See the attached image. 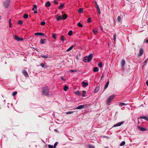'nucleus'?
<instances>
[{
    "label": "nucleus",
    "instance_id": "864d4df0",
    "mask_svg": "<svg viewBox=\"0 0 148 148\" xmlns=\"http://www.w3.org/2000/svg\"><path fill=\"white\" fill-rule=\"evenodd\" d=\"M53 2L54 3L56 4H58V2L57 1H56V0H54V1H53Z\"/></svg>",
    "mask_w": 148,
    "mask_h": 148
},
{
    "label": "nucleus",
    "instance_id": "c85d7f7f",
    "mask_svg": "<svg viewBox=\"0 0 148 148\" xmlns=\"http://www.w3.org/2000/svg\"><path fill=\"white\" fill-rule=\"evenodd\" d=\"M23 21L21 20H19L18 23V24H20V25H22L23 24Z\"/></svg>",
    "mask_w": 148,
    "mask_h": 148
},
{
    "label": "nucleus",
    "instance_id": "7ed1b4c3",
    "mask_svg": "<svg viewBox=\"0 0 148 148\" xmlns=\"http://www.w3.org/2000/svg\"><path fill=\"white\" fill-rule=\"evenodd\" d=\"M115 96L114 95H113L110 96L107 99L106 102V104L109 105L112 99L115 97Z\"/></svg>",
    "mask_w": 148,
    "mask_h": 148
},
{
    "label": "nucleus",
    "instance_id": "6e6d98bb",
    "mask_svg": "<svg viewBox=\"0 0 148 148\" xmlns=\"http://www.w3.org/2000/svg\"><path fill=\"white\" fill-rule=\"evenodd\" d=\"M44 35V34L42 33H40V36H43Z\"/></svg>",
    "mask_w": 148,
    "mask_h": 148
},
{
    "label": "nucleus",
    "instance_id": "5fc2aeb1",
    "mask_svg": "<svg viewBox=\"0 0 148 148\" xmlns=\"http://www.w3.org/2000/svg\"><path fill=\"white\" fill-rule=\"evenodd\" d=\"M9 25H12V23H11V20L10 19H9Z\"/></svg>",
    "mask_w": 148,
    "mask_h": 148
},
{
    "label": "nucleus",
    "instance_id": "f03ea898",
    "mask_svg": "<svg viewBox=\"0 0 148 148\" xmlns=\"http://www.w3.org/2000/svg\"><path fill=\"white\" fill-rule=\"evenodd\" d=\"M92 56L93 55L92 54H90L88 56L85 57L83 61L85 62H89L92 59Z\"/></svg>",
    "mask_w": 148,
    "mask_h": 148
},
{
    "label": "nucleus",
    "instance_id": "f704fd0d",
    "mask_svg": "<svg viewBox=\"0 0 148 148\" xmlns=\"http://www.w3.org/2000/svg\"><path fill=\"white\" fill-rule=\"evenodd\" d=\"M121 17L120 16H119L117 18V21L118 22H120L121 20Z\"/></svg>",
    "mask_w": 148,
    "mask_h": 148
},
{
    "label": "nucleus",
    "instance_id": "bf43d9fd",
    "mask_svg": "<svg viewBox=\"0 0 148 148\" xmlns=\"http://www.w3.org/2000/svg\"><path fill=\"white\" fill-rule=\"evenodd\" d=\"M103 74L101 77V80H102V79L103 78Z\"/></svg>",
    "mask_w": 148,
    "mask_h": 148
},
{
    "label": "nucleus",
    "instance_id": "aec40b11",
    "mask_svg": "<svg viewBox=\"0 0 148 148\" xmlns=\"http://www.w3.org/2000/svg\"><path fill=\"white\" fill-rule=\"evenodd\" d=\"M83 8H80L79 9L78 12L80 13H82L83 12Z\"/></svg>",
    "mask_w": 148,
    "mask_h": 148
},
{
    "label": "nucleus",
    "instance_id": "c756f323",
    "mask_svg": "<svg viewBox=\"0 0 148 148\" xmlns=\"http://www.w3.org/2000/svg\"><path fill=\"white\" fill-rule=\"evenodd\" d=\"M41 57L43 58H48V56L47 55H42L41 56Z\"/></svg>",
    "mask_w": 148,
    "mask_h": 148
},
{
    "label": "nucleus",
    "instance_id": "bb28decb",
    "mask_svg": "<svg viewBox=\"0 0 148 148\" xmlns=\"http://www.w3.org/2000/svg\"><path fill=\"white\" fill-rule=\"evenodd\" d=\"M68 89V86H65L64 87V90L65 91H66Z\"/></svg>",
    "mask_w": 148,
    "mask_h": 148
},
{
    "label": "nucleus",
    "instance_id": "6e6552de",
    "mask_svg": "<svg viewBox=\"0 0 148 148\" xmlns=\"http://www.w3.org/2000/svg\"><path fill=\"white\" fill-rule=\"evenodd\" d=\"M85 106L84 105H81L79 106L76 107V108L74 109V110L75 109H81L83 108H84Z\"/></svg>",
    "mask_w": 148,
    "mask_h": 148
},
{
    "label": "nucleus",
    "instance_id": "052dcab7",
    "mask_svg": "<svg viewBox=\"0 0 148 148\" xmlns=\"http://www.w3.org/2000/svg\"><path fill=\"white\" fill-rule=\"evenodd\" d=\"M37 11L35 10L34 11V14H36L37 13Z\"/></svg>",
    "mask_w": 148,
    "mask_h": 148
},
{
    "label": "nucleus",
    "instance_id": "49530a36",
    "mask_svg": "<svg viewBox=\"0 0 148 148\" xmlns=\"http://www.w3.org/2000/svg\"><path fill=\"white\" fill-rule=\"evenodd\" d=\"M45 24V23L44 21L40 23V24L42 25H44Z\"/></svg>",
    "mask_w": 148,
    "mask_h": 148
},
{
    "label": "nucleus",
    "instance_id": "a211bd4d",
    "mask_svg": "<svg viewBox=\"0 0 148 148\" xmlns=\"http://www.w3.org/2000/svg\"><path fill=\"white\" fill-rule=\"evenodd\" d=\"M93 71L94 72H98L99 71V69L97 67H94L93 69Z\"/></svg>",
    "mask_w": 148,
    "mask_h": 148
},
{
    "label": "nucleus",
    "instance_id": "9d476101",
    "mask_svg": "<svg viewBox=\"0 0 148 148\" xmlns=\"http://www.w3.org/2000/svg\"><path fill=\"white\" fill-rule=\"evenodd\" d=\"M138 128L139 130L143 132L146 131V129L145 128H143L139 126H138Z\"/></svg>",
    "mask_w": 148,
    "mask_h": 148
},
{
    "label": "nucleus",
    "instance_id": "20e7f679",
    "mask_svg": "<svg viewBox=\"0 0 148 148\" xmlns=\"http://www.w3.org/2000/svg\"><path fill=\"white\" fill-rule=\"evenodd\" d=\"M10 0H5L4 2L3 5L5 8H7L9 6Z\"/></svg>",
    "mask_w": 148,
    "mask_h": 148
},
{
    "label": "nucleus",
    "instance_id": "2eb2a0df",
    "mask_svg": "<svg viewBox=\"0 0 148 148\" xmlns=\"http://www.w3.org/2000/svg\"><path fill=\"white\" fill-rule=\"evenodd\" d=\"M140 118L145 119L147 121L148 120V117L147 116H141L140 117Z\"/></svg>",
    "mask_w": 148,
    "mask_h": 148
},
{
    "label": "nucleus",
    "instance_id": "b1692460",
    "mask_svg": "<svg viewBox=\"0 0 148 148\" xmlns=\"http://www.w3.org/2000/svg\"><path fill=\"white\" fill-rule=\"evenodd\" d=\"M75 94L76 95H80L81 94V93L79 91H77L75 92Z\"/></svg>",
    "mask_w": 148,
    "mask_h": 148
},
{
    "label": "nucleus",
    "instance_id": "ea45409f",
    "mask_svg": "<svg viewBox=\"0 0 148 148\" xmlns=\"http://www.w3.org/2000/svg\"><path fill=\"white\" fill-rule=\"evenodd\" d=\"M148 59H146L143 62V65L144 66L146 64V63L147 62V60Z\"/></svg>",
    "mask_w": 148,
    "mask_h": 148
},
{
    "label": "nucleus",
    "instance_id": "c9c22d12",
    "mask_svg": "<svg viewBox=\"0 0 148 148\" xmlns=\"http://www.w3.org/2000/svg\"><path fill=\"white\" fill-rule=\"evenodd\" d=\"M74 112V111H70L66 112V114H71Z\"/></svg>",
    "mask_w": 148,
    "mask_h": 148
},
{
    "label": "nucleus",
    "instance_id": "79ce46f5",
    "mask_svg": "<svg viewBox=\"0 0 148 148\" xmlns=\"http://www.w3.org/2000/svg\"><path fill=\"white\" fill-rule=\"evenodd\" d=\"M52 37L53 38H54L55 39L56 38V37L55 34L53 33V34L52 36Z\"/></svg>",
    "mask_w": 148,
    "mask_h": 148
},
{
    "label": "nucleus",
    "instance_id": "4be33fe9",
    "mask_svg": "<svg viewBox=\"0 0 148 148\" xmlns=\"http://www.w3.org/2000/svg\"><path fill=\"white\" fill-rule=\"evenodd\" d=\"M46 41V39H41L40 41V43L41 44H43L45 43V41Z\"/></svg>",
    "mask_w": 148,
    "mask_h": 148
},
{
    "label": "nucleus",
    "instance_id": "1a4fd4ad",
    "mask_svg": "<svg viewBox=\"0 0 148 148\" xmlns=\"http://www.w3.org/2000/svg\"><path fill=\"white\" fill-rule=\"evenodd\" d=\"M82 85L83 87H86L88 86V83L83 81L82 82Z\"/></svg>",
    "mask_w": 148,
    "mask_h": 148
},
{
    "label": "nucleus",
    "instance_id": "603ef678",
    "mask_svg": "<svg viewBox=\"0 0 148 148\" xmlns=\"http://www.w3.org/2000/svg\"><path fill=\"white\" fill-rule=\"evenodd\" d=\"M77 71L76 70H71L69 72H76Z\"/></svg>",
    "mask_w": 148,
    "mask_h": 148
},
{
    "label": "nucleus",
    "instance_id": "e433bc0d",
    "mask_svg": "<svg viewBox=\"0 0 148 148\" xmlns=\"http://www.w3.org/2000/svg\"><path fill=\"white\" fill-rule=\"evenodd\" d=\"M37 8L36 5H34L33 6V7L32 9V10L33 11H34L35 9H37Z\"/></svg>",
    "mask_w": 148,
    "mask_h": 148
},
{
    "label": "nucleus",
    "instance_id": "09e8293b",
    "mask_svg": "<svg viewBox=\"0 0 148 148\" xmlns=\"http://www.w3.org/2000/svg\"><path fill=\"white\" fill-rule=\"evenodd\" d=\"M17 93V92L16 91L14 92H13L12 93V95L13 96H14L15 95H16Z\"/></svg>",
    "mask_w": 148,
    "mask_h": 148
},
{
    "label": "nucleus",
    "instance_id": "7c9ffc66",
    "mask_svg": "<svg viewBox=\"0 0 148 148\" xmlns=\"http://www.w3.org/2000/svg\"><path fill=\"white\" fill-rule=\"evenodd\" d=\"M127 104L124 103H121L119 104V106H125L127 105Z\"/></svg>",
    "mask_w": 148,
    "mask_h": 148
},
{
    "label": "nucleus",
    "instance_id": "69168bd1",
    "mask_svg": "<svg viewBox=\"0 0 148 148\" xmlns=\"http://www.w3.org/2000/svg\"><path fill=\"white\" fill-rule=\"evenodd\" d=\"M1 19V16H0V20Z\"/></svg>",
    "mask_w": 148,
    "mask_h": 148
},
{
    "label": "nucleus",
    "instance_id": "680f3d73",
    "mask_svg": "<svg viewBox=\"0 0 148 148\" xmlns=\"http://www.w3.org/2000/svg\"><path fill=\"white\" fill-rule=\"evenodd\" d=\"M146 84L147 85V86H148V81H147L146 82Z\"/></svg>",
    "mask_w": 148,
    "mask_h": 148
},
{
    "label": "nucleus",
    "instance_id": "0eeeda50",
    "mask_svg": "<svg viewBox=\"0 0 148 148\" xmlns=\"http://www.w3.org/2000/svg\"><path fill=\"white\" fill-rule=\"evenodd\" d=\"M14 38L15 40H16L18 41H19L20 40H23V39L21 38H20L16 36H14Z\"/></svg>",
    "mask_w": 148,
    "mask_h": 148
},
{
    "label": "nucleus",
    "instance_id": "39448f33",
    "mask_svg": "<svg viewBox=\"0 0 148 148\" xmlns=\"http://www.w3.org/2000/svg\"><path fill=\"white\" fill-rule=\"evenodd\" d=\"M95 5L96 8H97V11L98 12V13L99 14H101V12L100 10V9L98 5L97 4V3L96 1H95Z\"/></svg>",
    "mask_w": 148,
    "mask_h": 148
},
{
    "label": "nucleus",
    "instance_id": "393cba45",
    "mask_svg": "<svg viewBox=\"0 0 148 148\" xmlns=\"http://www.w3.org/2000/svg\"><path fill=\"white\" fill-rule=\"evenodd\" d=\"M64 4H62L60 5L59 7V9L60 10H62V9L63 7L64 6Z\"/></svg>",
    "mask_w": 148,
    "mask_h": 148
},
{
    "label": "nucleus",
    "instance_id": "423d86ee",
    "mask_svg": "<svg viewBox=\"0 0 148 148\" xmlns=\"http://www.w3.org/2000/svg\"><path fill=\"white\" fill-rule=\"evenodd\" d=\"M124 123V121H122L121 122L118 123L114 125L113 127H116L119 126L123 124Z\"/></svg>",
    "mask_w": 148,
    "mask_h": 148
},
{
    "label": "nucleus",
    "instance_id": "f8f14e48",
    "mask_svg": "<svg viewBox=\"0 0 148 148\" xmlns=\"http://www.w3.org/2000/svg\"><path fill=\"white\" fill-rule=\"evenodd\" d=\"M23 74L25 76V77H28V74L26 71L25 70H24L22 72Z\"/></svg>",
    "mask_w": 148,
    "mask_h": 148
},
{
    "label": "nucleus",
    "instance_id": "72a5a7b5",
    "mask_svg": "<svg viewBox=\"0 0 148 148\" xmlns=\"http://www.w3.org/2000/svg\"><path fill=\"white\" fill-rule=\"evenodd\" d=\"M77 25L78 27H83L82 25L80 23H78L77 24Z\"/></svg>",
    "mask_w": 148,
    "mask_h": 148
},
{
    "label": "nucleus",
    "instance_id": "13d9d810",
    "mask_svg": "<svg viewBox=\"0 0 148 148\" xmlns=\"http://www.w3.org/2000/svg\"><path fill=\"white\" fill-rule=\"evenodd\" d=\"M144 42H148V39L147 40H144Z\"/></svg>",
    "mask_w": 148,
    "mask_h": 148
},
{
    "label": "nucleus",
    "instance_id": "5701e85b",
    "mask_svg": "<svg viewBox=\"0 0 148 148\" xmlns=\"http://www.w3.org/2000/svg\"><path fill=\"white\" fill-rule=\"evenodd\" d=\"M62 17L64 19H66L67 18V15L66 14H64L62 16Z\"/></svg>",
    "mask_w": 148,
    "mask_h": 148
},
{
    "label": "nucleus",
    "instance_id": "37998d69",
    "mask_svg": "<svg viewBox=\"0 0 148 148\" xmlns=\"http://www.w3.org/2000/svg\"><path fill=\"white\" fill-rule=\"evenodd\" d=\"M45 64H46L42 63L40 64V66L44 68L45 66Z\"/></svg>",
    "mask_w": 148,
    "mask_h": 148
},
{
    "label": "nucleus",
    "instance_id": "c03bdc74",
    "mask_svg": "<svg viewBox=\"0 0 148 148\" xmlns=\"http://www.w3.org/2000/svg\"><path fill=\"white\" fill-rule=\"evenodd\" d=\"M86 92V91L85 90H83L82 91V96L83 97H84L85 96V95L84 94Z\"/></svg>",
    "mask_w": 148,
    "mask_h": 148
},
{
    "label": "nucleus",
    "instance_id": "f257e3e1",
    "mask_svg": "<svg viewBox=\"0 0 148 148\" xmlns=\"http://www.w3.org/2000/svg\"><path fill=\"white\" fill-rule=\"evenodd\" d=\"M50 89L47 86H45L42 88V94L46 96H49Z\"/></svg>",
    "mask_w": 148,
    "mask_h": 148
},
{
    "label": "nucleus",
    "instance_id": "ddd939ff",
    "mask_svg": "<svg viewBox=\"0 0 148 148\" xmlns=\"http://www.w3.org/2000/svg\"><path fill=\"white\" fill-rule=\"evenodd\" d=\"M60 40L62 41V42H64V41L66 40L65 37L64 36H61L60 37Z\"/></svg>",
    "mask_w": 148,
    "mask_h": 148
},
{
    "label": "nucleus",
    "instance_id": "4d7b16f0",
    "mask_svg": "<svg viewBox=\"0 0 148 148\" xmlns=\"http://www.w3.org/2000/svg\"><path fill=\"white\" fill-rule=\"evenodd\" d=\"M61 79L62 80H63L64 81L65 80V79H64V78L63 77H62L61 78Z\"/></svg>",
    "mask_w": 148,
    "mask_h": 148
},
{
    "label": "nucleus",
    "instance_id": "2f4dec72",
    "mask_svg": "<svg viewBox=\"0 0 148 148\" xmlns=\"http://www.w3.org/2000/svg\"><path fill=\"white\" fill-rule=\"evenodd\" d=\"M125 144V142L124 141H122L120 145V146H123Z\"/></svg>",
    "mask_w": 148,
    "mask_h": 148
},
{
    "label": "nucleus",
    "instance_id": "dca6fc26",
    "mask_svg": "<svg viewBox=\"0 0 148 148\" xmlns=\"http://www.w3.org/2000/svg\"><path fill=\"white\" fill-rule=\"evenodd\" d=\"M74 45H72L69 48H68L66 50V51H67V52H68V51H71V50L73 49V48L74 47Z\"/></svg>",
    "mask_w": 148,
    "mask_h": 148
},
{
    "label": "nucleus",
    "instance_id": "e2e57ef3",
    "mask_svg": "<svg viewBox=\"0 0 148 148\" xmlns=\"http://www.w3.org/2000/svg\"><path fill=\"white\" fill-rule=\"evenodd\" d=\"M11 25H9V27H11Z\"/></svg>",
    "mask_w": 148,
    "mask_h": 148
},
{
    "label": "nucleus",
    "instance_id": "a18cd8bd",
    "mask_svg": "<svg viewBox=\"0 0 148 148\" xmlns=\"http://www.w3.org/2000/svg\"><path fill=\"white\" fill-rule=\"evenodd\" d=\"M89 148H95L94 146L92 145H89Z\"/></svg>",
    "mask_w": 148,
    "mask_h": 148
},
{
    "label": "nucleus",
    "instance_id": "473e14b6",
    "mask_svg": "<svg viewBox=\"0 0 148 148\" xmlns=\"http://www.w3.org/2000/svg\"><path fill=\"white\" fill-rule=\"evenodd\" d=\"M98 65L99 67L101 68L102 66V64L101 62H99L98 64Z\"/></svg>",
    "mask_w": 148,
    "mask_h": 148
},
{
    "label": "nucleus",
    "instance_id": "0e129e2a",
    "mask_svg": "<svg viewBox=\"0 0 148 148\" xmlns=\"http://www.w3.org/2000/svg\"><path fill=\"white\" fill-rule=\"evenodd\" d=\"M105 147V148H109L108 147Z\"/></svg>",
    "mask_w": 148,
    "mask_h": 148
},
{
    "label": "nucleus",
    "instance_id": "f3484780",
    "mask_svg": "<svg viewBox=\"0 0 148 148\" xmlns=\"http://www.w3.org/2000/svg\"><path fill=\"white\" fill-rule=\"evenodd\" d=\"M125 61L124 60H122L121 62V65L122 66H124L125 64Z\"/></svg>",
    "mask_w": 148,
    "mask_h": 148
},
{
    "label": "nucleus",
    "instance_id": "cd10ccee",
    "mask_svg": "<svg viewBox=\"0 0 148 148\" xmlns=\"http://www.w3.org/2000/svg\"><path fill=\"white\" fill-rule=\"evenodd\" d=\"M28 17V15L27 14H25L23 16V18H25V19H26V18H27Z\"/></svg>",
    "mask_w": 148,
    "mask_h": 148
},
{
    "label": "nucleus",
    "instance_id": "412c9836",
    "mask_svg": "<svg viewBox=\"0 0 148 148\" xmlns=\"http://www.w3.org/2000/svg\"><path fill=\"white\" fill-rule=\"evenodd\" d=\"M93 32L94 34H96L98 32L97 30L96 29H94L93 30Z\"/></svg>",
    "mask_w": 148,
    "mask_h": 148
},
{
    "label": "nucleus",
    "instance_id": "58836bf2",
    "mask_svg": "<svg viewBox=\"0 0 148 148\" xmlns=\"http://www.w3.org/2000/svg\"><path fill=\"white\" fill-rule=\"evenodd\" d=\"M113 37H114V39H113L114 40V42H115L116 40V33H115Z\"/></svg>",
    "mask_w": 148,
    "mask_h": 148
},
{
    "label": "nucleus",
    "instance_id": "338daca9",
    "mask_svg": "<svg viewBox=\"0 0 148 148\" xmlns=\"http://www.w3.org/2000/svg\"><path fill=\"white\" fill-rule=\"evenodd\" d=\"M147 59H148V58ZM148 61V60H147V61Z\"/></svg>",
    "mask_w": 148,
    "mask_h": 148
},
{
    "label": "nucleus",
    "instance_id": "8fccbe9b",
    "mask_svg": "<svg viewBox=\"0 0 148 148\" xmlns=\"http://www.w3.org/2000/svg\"><path fill=\"white\" fill-rule=\"evenodd\" d=\"M58 142H56L55 144H54V148H55V147H56V146L57 145V144H58Z\"/></svg>",
    "mask_w": 148,
    "mask_h": 148
},
{
    "label": "nucleus",
    "instance_id": "a878e982",
    "mask_svg": "<svg viewBox=\"0 0 148 148\" xmlns=\"http://www.w3.org/2000/svg\"><path fill=\"white\" fill-rule=\"evenodd\" d=\"M57 20L58 21H59L60 20H62V18L60 16H59L57 18Z\"/></svg>",
    "mask_w": 148,
    "mask_h": 148
},
{
    "label": "nucleus",
    "instance_id": "de8ad7c7",
    "mask_svg": "<svg viewBox=\"0 0 148 148\" xmlns=\"http://www.w3.org/2000/svg\"><path fill=\"white\" fill-rule=\"evenodd\" d=\"M34 35L36 36H40V33H36L34 34Z\"/></svg>",
    "mask_w": 148,
    "mask_h": 148
},
{
    "label": "nucleus",
    "instance_id": "3c124183",
    "mask_svg": "<svg viewBox=\"0 0 148 148\" xmlns=\"http://www.w3.org/2000/svg\"><path fill=\"white\" fill-rule=\"evenodd\" d=\"M48 147L49 148H53V147L52 145H48Z\"/></svg>",
    "mask_w": 148,
    "mask_h": 148
},
{
    "label": "nucleus",
    "instance_id": "4c0bfd02",
    "mask_svg": "<svg viewBox=\"0 0 148 148\" xmlns=\"http://www.w3.org/2000/svg\"><path fill=\"white\" fill-rule=\"evenodd\" d=\"M72 30H70L68 32V34L69 36H71L72 35Z\"/></svg>",
    "mask_w": 148,
    "mask_h": 148
},
{
    "label": "nucleus",
    "instance_id": "a19ab883",
    "mask_svg": "<svg viewBox=\"0 0 148 148\" xmlns=\"http://www.w3.org/2000/svg\"><path fill=\"white\" fill-rule=\"evenodd\" d=\"M91 22V18L90 17H89L88 19L87 22L88 23H90Z\"/></svg>",
    "mask_w": 148,
    "mask_h": 148
},
{
    "label": "nucleus",
    "instance_id": "4468645a",
    "mask_svg": "<svg viewBox=\"0 0 148 148\" xmlns=\"http://www.w3.org/2000/svg\"><path fill=\"white\" fill-rule=\"evenodd\" d=\"M45 6L46 7H49L51 6V3L49 1H47L45 4Z\"/></svg>",
    "mask_w": 148,
    "mask_h": 148
},
{
    "label": "nucleus",
    "instance_id": "6ab92c4d",
    "mask_svg": "<svg viewBox=\"0 0 148 148\" xmlns=\"http://www.w3.org/2000/svg\"><path fill=\"white\" fill-rule=\"evenodd\" d=\"M109 81H108L106 84L105 86V87H104V89H106L108 87V86L109 85Z\"/></svg>",
    "mask_w": 148,
    "mask_h": 148
},
{
    "label": "nucleus",
    "instance_id": "9b49d317",
    "mask_svg": "<svg viewBox=\"0 0 148 148\" xmlns=\"http://www.w3.org/2000/svg\"><path fill=\"white\" fill-rule=\"evenodd\" d=\"M143 50L142 48L140 49L139 51V54L138 55V56H141L143 54Z\"/></svg>",
    "mask_w": 148,
    "mask_h": 148
}]
</instances>
